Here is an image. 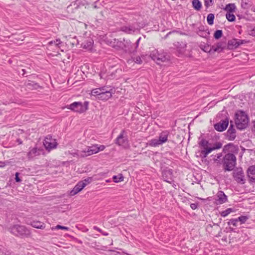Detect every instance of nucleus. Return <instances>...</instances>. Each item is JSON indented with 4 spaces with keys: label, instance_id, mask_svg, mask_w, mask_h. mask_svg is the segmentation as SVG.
<instances>
[{
    "label": "nucleus",
    "instance_id": "f257e3e1",
    "mask_svg": "<svg viewBox=\"0 0 255 255\" xmlns=\"http://www.w3.org/2000/svg\"><path fill=\"white\" fill-rule=\"evenodd\" d=\"M8 231L12 235L20 238H29L31 235L30 230L23 225L11 226L8 228Z\"/></svg>",
    "mask_w": 255,
    "mask_h": 255
},
{
    "label": "nucleus",
    "instance_id": "f03ea898",
    "mask_svg": "<svg viewBox=\"0 0 255 255\" xmlns=\"http://www.w3.org/2000/svg\"><path fill=\"white\" fill-rule=\"evenodd\" d=\"M199 145L202 148L201 151V156L203 158H206L208 154L211 153L212 151L220 149L222 146V144L221 142L216 143L213 146H210V143L208 141L205 139H202L199 142Z\"/></svg>",
    "mask_w": 255,
    "mask_h": 255
},
{
    "label": "nucleus",
    "instance_id": "7ed1b4c3",
    "mask_svg": "<svg viewBox=\"0 0 255 255\" xmlns=\"http://www.w3.org/2000/svg\"><path fill=\"white\" fill-rule=\"evenodd\" d=\"M170 132L168 130H163L159 133L158 138L149 140L147 144L152 147L159 146L167 141Z\"/></svg>",
    "mask_w": 255,
    "mask_h": 255
},
{
    "label": "nucleus",
    "instance_id": "20e7f679",
    "mask_svg": "<svg viewBox=\"0 0 255 255\" xmlns=\"http://www.w3.org/2000/svg\"><path fill=\"white\" fill-rule=\"evenodd\" d=\"M235 123L237 128L240 129L246 128L249 123V118L247 114L242 111H239L236 114Z\"/></svg>",
    "mask_w": 255,
    "mask_h": 255
},
{
    "label": "nucleus",
    "instance_id": "39448f33",
    "mask_svg": "<svg viewBox=\"0 0 255 255\" xmlns=\"http://www.w3.org/2000/svg\"><path fill=\"white\" fill-rule=\"evenodd\" d=\"M223 164L225 171L233 170L236 165V157L233 153H227L223 157Z\"/></svg>",
    "mask_w": 255,
    "mask_h": 255
},
{
    "label": "nucleus",
    "instance_id": "423d86ee",
    "mask_svg": "<svg viewBox=\"0 0 255 255\" xmlns=\"http://www.w3.org/2000/svg\"><path fill=\"white\" fill-rule=\"evenodd\" d=\"M89 102L85 101L83 104L81 102H75L66 106L68 109L75 112L83 113L88 110Z\"/></svg>",
    "mask_w": 255,
    "mask_h": 255
},
{
    "label": "nucleus",
    "instance_id": "0eeeda50",
    "mask_svg": "<svg viewBox=\"0 0 255 255\" xmlns=\"http://www.w3.org/2000/svg\"><path fill=\"white\" fill-rule=\"evenodd\" d=\"M150 57L157 64H160L161 62H165L169 60L168 55L163 52H159L155 49L151 52Z\"/></svg>",
    "mask_w": 255,
    "mask_h": 255
},
{
    "label": "nucleus",
    "instance_id": "6e6552de",
    "mask_svg": "<svg viewBox=\"0 0 255 255\" xmlns=\"http://www.w3.org/2000/svg\"><path fill=\"white\" fill-rule=\"evenodd\" d=\"M115 143L125 148H127L129 147L128 140L125 130H123L117 137L115 140Z\"/></svg>",
    "mask_w": 255,
    "mask_h": 255
},
{
    "label": "nucleus",
    "instance_id": "1a4fd4ad",
    "mask_svg": "<svg viewBox=\"0 0 255 255\" xmlns=\"http://www.w3.org/2000/svg\"><path fill=\"white\" fill-rule=\"evenodd\" d=\"M43 145L47 150L50 151L57 147V143L56 139L53 138L51 135H47L44 139Z\"/></svg>",
    "mask_w": 255,
    "mask_h": 255
},
{
    "label": "nucleus",
    "instance_id": "9d476101",
    "mask_svg": "<svg viewBox=\"0 0 255 255\" xmlns=\"http://www.w3.org/2000/svg\"><path fill=\"white\" fill-rule=\"evenodd\" d=\"M233 176L238 183L243 184L245 183V175L242 168H236L233 172Z\"/></svg>",
    "mask_w": 255,
    "mask_h": 255
},
{
    "label": "nucleus",
    "instance_id": "9b49d317",
    "mask_svg": "<svg viewBox=\"0 0 255 255\" xmlns=\"http://www.w3.org/2000/svg\"><path fill=\"white\" fill-rule=\"evenodd\" d=\"M117 45L126 52L131 53L134 51L132 50V45L129 40L123 39V41H118Z\"/></svg>",
    "mask_w": 255,
    "mask_h": 255
},
{
    "label": "nucleus",
    "instance_id": "f8f14e48",
    "mask_svg": "<svg viewBox=\"0 0 255 255\" xmlns=\"http://www.w3.org/2000/svg\"><path fill=\"white\" fill-rule=\"evenodd\" d=\"M98 152L97 150V144L87 147L85 150L81 151L79 155L81 157H86Z\"/></svg>",
    "mask_w": 255,
    "mask_h": 255
},
{
    "label": "nucleus",
    "instance_id": "ddd939ff",
    "mask_svg": "<svg viewBox=\"0 0 255 255\" xmlns=\"http://www.w3.org/2000/svg\"><path fill=\"white\" fill-rule=\"evenodd\" d=\"M229 125V120L228 119L221 120L220 122L214 125L215 129L218 131H223L225 130Z\"/></svg>",
    "mask_w": 255,
    "mask_h": 255
},
{
    "label": "nucleus",
    "instance_id": "4468645a",
    "mask_svg": "<svg viewBox=\"0 0 255 255\" xmlns=\"http://www.w3.org/2000/svg\"><path fill=\"white\" fill-rule=\"evenodd\" d=\"M120 29L121 31L127 34H132L136 31L138 30V28L133 24L131 25L123 26L121 27Z\"/></svg>",
    "mask_w": 255,
    "mask_h": 255
},
{
    "label": "nucleus",
    "instance_id": "2eb2a0df",
    "mask_svg": "<svg viewBox=\"0 0 255 255\" xmlns=\"http://www.w3.org/2000/svg\"><path fill=\"white\" fill-rule=\"evenodd\" d=\"M227 200V197L223 191L218 192L215 199L216 203L217 204H222L225 203Z\"/></svg>",
    "mask_w": 255,
    "mask_h": 255
},
{
    "label": "nucleus",
    "instance_id": "dca6fc26",
    "mask_svg": "<svg viewBox=\"0 0 255 255\" xmlns=\"http://www.w3.org/2000/svg\"><path fill=\"white\" fill-rule=\"evenodd\" d=\"M86 183L81 181L79 182L70 192V195L74 196L80 192L85 186Z\"/></svg>",
    "mask_w": 255,
    "mask_h": 255
},
{
    "label": "nucleus",
    "instance_id": "f3484780",
    "mask_svg": "<svg viewBox=\"0 0 255 255\" xmlns=\"http://www.w3.org/2000/svg\"><path fill=\"white\" fill-rule=\"evenodd\" d=\"M162 177L165 181L171 183L173 178L172 170L170 169L164 170L162 172Z\"/></svg>",
    "mask_w": 255,
    "mask_h": 255
},
{
    "label": "nucleus",
    "instance_id": "a211bd4d",
    "mask_svg": "<svg viewBox=\"0 0 255 255\" xmlns=\"http://www.w3.org/2000/svg\"><path fill=\"white\" fill-rule=\"evenodd\" d=\"M112 89H108L107 88L105 87L100 96H99V99L102 100H107L110 98L112 96Z\"/></svg>",
    "mask_w": 255,
    "mask_h": 255
},
{
    "label": "nucleus",
    "instance_id": "6ab92c4d",
    "mask_svg": "<svg viewBox=\"0 0 255 255\" xmlns=\"http://www.w3.org/2000/svg\"><path fill=\"white\" fill-rule=\"evenodd\" d=\"M226 135L228 139L230 140H234L236 137V129L231 123L229 128L227 131Z\"/></svg>",
    "mask_w": 255,
    "mask_h": 255
},
{
    "label": "nucleus",
    "instance_id": "aec40b11",
    "mask_svg": "<svg viewBox=\"0 0 255 255\" xmlns=\"http://www.w3.org/2000/svg\"><path fill=\"white\" fill-rule=\"evenodd\" d=\"M247 172L250 181L255 182V165L250 166L248 168Z\"/></svg>",
    "mask_w": 255,
    "mask_h": 255
},
{
    "label": "nucleus",
    "instance_id": "412c9836",
    "mask_svg": "<svg viewBox=\"0 0 255 255\" xmlns=\"http://www.w3.org/2000/svg\"><path fill=\"white\" fill-rule=\"evenodd\" d=\"M40 150L37 147H34L30 150L27 153V157L29 159L33 158V157L40 155Z\"/></svg>",
    "mask_w": 255,
    "mask_h": 255
},
{
    "label": "nucleus",
    "instance_id": "4be33fe9",
    "mask_svg": "<svg viewBox=\"0 0 255 255\" xmlns=\"http://www.w3.org/2000/svg\"><path fill=\"white\" fill-rule=\"evenodd\" d=\"M226 47V43L224 42H219L216 45L213 46L211 50L214 52H221Z\"/></svg>",
    "mask_w": 255,
    "mask_h": 255
},
{
    "label": "nucleus",
    "instance_id": "5701e85b",
    "mask_svg": "<svg viewBox=\"0 0 255 255\" xmlns=\"http://www.w3.org/2000/svg\"><path fill=\"white\" fill-rule=\"evenodd\" d=\"M30 225L32 227L36 229H44L45 228V224L40 221H33L31 223Z\"/></svg>",
    "mask_w": 255,
    "mask_h": 255
},
{
    "label": "nucleus",
    "instance_id": "b1692460",
    "mask_svg": "<svg viewBox=\"0 0 255 255\" xmlns=\"http://www.w3.org/2000/svg\"><path fill=\"white\" fill-rule=\"evenodd\" d=\"M228 46L229 49H236L238 47V45L237 44V39L234 38L228 41Z\"/></svg>",
    "mask_w": 255,
    "mask_h": 255
},
{
    "label": "nucleus",
    "instance_id": "393cba45",
    "mask_svg": "<svg viewBox=\"0 0 255 255\" xmlns=\"http://www.w3.org/2000/svg\"><path fill=\"white\" fill-rule=\"evenodd\" d=\"M236 5L234 3H229L226 5L224 9L227 11V13H232L236 9Z\"/></svg>",
    "mask_w": 255,
    "mask_h": 255
},
{
    "label": "nucleus",
    "instance_id": "a878e982",
    "mask_svg": "<svg viewBox=\"0 0 255 255\" xmlns=\"http://www.w3.org/2000/svg\"><path fill=\"white\" fill-rule=\"evenodd\" d=\"M105 88L104 87L100 88H96L95 89H93L92 91V94L93 96H97L98 98H99V96H100V95L102 94L103 91L104 90V89Z\"/></svg>",
    "mask_w": 255,
    "mask_h": 255
},
{
    "label": "nucleus",
    "instance_id": "bb28decb",
    "mask_svg": "<svg viewBox=\"0 0 255 255\" xmlns=\"http://www.w3.org/2000/svg\"><path fill=\"white\" fill-rule=\"evenodd\" d=\"M192 6L197 10H199L201 8V3L199 0H193Z\"/></svg>",
    "mask_w": 255,
    "mask_h": 255
},
{
    "label": "nucleus",
    "instance_id": "cd10ccee",
    "mask_svg": "<svg viewBox=\"0 0 255 255\" xmlns=\"http://www.w3.org/2000/svg\"><path fill=\"white\" fill-rule=\"evenodd\" d=\"M89 40H88L86 43H83L82 45L84 49H91L93 44V41L91 38H89Z\"/></svg>",
    "mask_w": 255,
    "mask_h": 255
},
{
    "label": "nucleus",
    "instance_id": "c85d7f7f",
    "mask_svg": "<svg viewBox=\"0 0 255 255\" xmlns=\"http://www.w3.org/2000/svg\"><path fill=\"white\" fill-rule=\"evenodd\" d=\"M214 15L213 13H209L207 17V21L208 23L212 25L214 23Z\"/></svg>",
    "mask_w": 255,
    "mask_h": 255
},
{
    "label": "nucleus",
    "instance_id": "c756f323",
    "mask_svg": "<svg viewBox=\"0 0 255 255\" xmlns=\"http://www.w3.org/2000/svg\"><path fill=\"white\" fill-rule=\"evenodd\" d=\"M114 181L116 183H118L124 180V177L122 174L118 175H115L113 177Z\"/></svg>",
    "mask_w": 255,
    "mask_h": 255
},
{
    "label": "nucleus",
    "instance_id": "7c9ffc66",
    "mask_svg": "<svg viewBox=\"0 0 255 255\" xmlns=\"http://www.w3.org/2000/svg\"><path fill=\"white\" fill-rule=\"evenodd\" d=\"M233 211H234L232 208H228L226 210L221 212L220 214H221V216H222L223 217H225Z\"/></svg>",
    "mask_w": 255,
    "mask_h": 255
},
{
    "label": "nucleus",
    "instance_id": "2f4dec72",
    "mask_svg": "<svg viewBox=\"0 0 255 255\" xmlns=\"http://www.w3.org/2000/svg\"><path fill=\"white\" fill-rule=\"evenodd\" d=\"M233 13V12L227 13L226 14V18L228 21L231 22L234 21L235 20V16Z\"/></svg>",
    "mask_w": 255,
    "mask_h": 255
},
{
    "label": "nucleus",
    "instance_id": "473e14b6",
    "mask_svg": "<svg viewBox=\"0 0 255 255\" xmlns=\"http://www.w3.org/2000/svg\"><path fill=\"white\" fill-rule=\"evenodd\" d=\"M222 34H223L222 30H217L215 32V33L214 34V37L215 39H218L222 37Z\"/></svg>",
    "mask_w": 255,
    "mask_h": 255
},
{
    "label": "nucleus",
    "instance_id": "72a5a7b5",
    "mask_svg": "<svg viewBox=\"0 0 255 255\" xmlns=\"http://www.w3.org/2000/svg\"><path fill=\"white\" fill-rule=\"evenodd\" d=\"M237 219L238 220V222H240L242 224L245 223L248 219V218L246 216H241Z\"/></svg>",
    "mask_w": 255,
    "mask_h": 255
},
{
    "label": "nucleus",
    "instance_id": "f704fd0d",
    "mask_svg": "<svg viewBox=\"0 0 255 255\" xmlns=\"http://www.w3.org/2000/svg\"><path fill=\"white\" fill-rule=\"evenodd\" d=\"M55 229H56V230L61 229V230H66V231H68L69 228L67 227L63 226H61L60 225H57L54 228V227L52 228V230H55Z\"/></svg>",
    "mask_w": 255,
    "mask_h": 255
},
{
    "label": "nucleus",
    "instance_id": "c9c22d12",
    "mask_svg": "<svg viewBox=\"0 0 255 255\" xmlns=\"http://www.w3.org/2000/svg\"><path fill=\"white\" fill-rule=\"evenodd\" d=\"M238 220L237 219H232L228 222V225H233L234 227L238 226Z\"/></svg>",
    "mask_w": 255,
    "mask_h": 255
},
{
    "label": "nucleus",
    "instance_id": "e433bc0d",
    "mask_svg": "<svg viewBox=\"0 0 255 255\" xmlns=\"http://www.w3.org/2000/svg\"><path fill=\"white\" fill-rule=\"evenodd\" d=\"M250 6L251 4L246 1H243L241 3V6L244 9L248 8Z\"/></svg>",
    "mask_w": 255,
    "mask_h": 255
},
{
    "label": "nucleus",
    "instance_id": "4c0bfd02",
    "mask_svg": "<svg viewBox=\"0 0 255 255\" xmlns=\"http://www.w3.org/2000/svg\"><path fill=\"white\" fill-rule=\"evenodd\" d=\"M204 4L206 7H208L213 4V0H205Z\"/></svg>",
    "mask_w": 255,
    "mask_h": 255
},
{
    "label": "nucleus",
    "instance_id": "58836bf2",
    "mask_svg": "<svg viewBox=\"0 0 255 255\" xmlns=\"http://www.w3.org/2000/svg\"><path fill=\"white\" fill-rule=\"evenodd\" d=\"M237 44L238 45V47L243 44L246 43L248 42V41L246 40H241V39H237Z\"/></svg>",
    "mask_w": 255,
    "mask_h": 255
},
{
    "label": "nucleus",
    "instance_id": "ea45409f",
    "mask_svg": "<svg viewBox=\"0 0 255 255\" xmlns=\"http://www.w3.org/2000/svg\"><path fill=\"white\" fill-rule=\"evenodd\" d=\"M133 61L135 63L137 64H141L142 63V60L141 58L139 56H137L133 59Z\"/></svg>",
    "mask_w": 255,
    "mask_h": 255
},
{
    "label": "nucleus",
    "instance_id": "a19ab883",
    "mask_svg": "<svg viewBox=\"0 0 255 255\" xmlns=\"http://www.w3.org/2000/svg\"><path fill=\"white\" fill-rule=\"evenodd\" d=\"M61 43V41L59 39H57L56 41H51L49 42L50 44H54L55 45L58 46Z\"/></svg>",
    "mask_w": 255,
    "mask_h": 255
},
{
    "label": "nucleus",
    "instance_id": "79ce46f5",
    "mask_svg": "<svg viewBox=\"0 0 255 255\" xmlns=\"http://www.w3.org/2000/svg\"><path fill=\"white\" fill-rule=\"evenodd\" d=\"M105 148V146L103 145H101L99 146H98L97 144V150H98V152L100 151H103Z\"/></svg>",
    "mask_w": 255,
    "mask_h": 255
},
{
    "label": "nucleus",
    "instance_id": "37998d69",
    "mask_svg": "<svg viewBox=\"0 0 255 255\" xmlns=\"http://www.w3.org/2000/svg\"><path fill=\"white\" fill-rule=\"evenodd\" d=\"M249 34L251 35L255 36V26L253 29L250 30Z\"/></svg>",
    "mask_w": 255,
    "mask_h": 255
},
{
    "label": "nucleus",
    "instance_id": "c03bdc74",
    "mask_svg": "<svg viewBox=\"0 0 255 255\" xmlns=\"http://www.w3.org/2000/svg\"><path fill=\"white\" fill-rule=\"evenodd\" d=\"M18 176H19V173L16 172L15 173V179L16 182H20L21 181V180L20 179V178L18 177Z\"/></svg>",
    "mask_w": 255,
    "mask_h": 255
},
{
    "label": "nucleus",
    "instance_id": "a18cd8bd",
    "mask_svg": "<svg viewBox=\"0 0 255 255\" xmlns=\"http://www.w3.org/2000/svg\"><path fill=\"white\" fill-rule=\"evenodd\" d=\"M232 143H229L227 145H225L224 147L223 150L225 152L226 150H228L229 149L230 146H232Z\"/></svg>",
    "mask_w": 255,
    "mask_h": 255
},
{
    "label": "nucleus",
    "instance_id": "49530a36",
    "mask_svg": "<svg viewBox=\"0 0 255 255\" xmlns=\"http://www.w3.org/2000/svg\"><path fill=\"white\" fill-rule=\"evenodd\" d=\"M198 207V205L196 203H192L190 205V207L193 209L195 210Z\"/></svg>",
    "mask_w": 255,
    "mask_h": 255
},
{
    "label": "nucleus",
    "instance_id": "de8ad7c7",
    "mask_svg": "<svg viewBox=\"0 0 255 255\" xmlns=\"http://www.w3.org/2000/svg\"><path fill=\"white\" fill-rule=\"evenodd\" d=\"M91 180L92 179L91 178H89L85 179L83 181H82L81 182H85L86 183V185H87L88 183H89L91 182Z\"/></svg>",
    "mask_w": 255,
    "mask_h": 255
},
{
    "label": "nucleus",
    "instance_id": "09e8293b",
    "mask_svg": "<svg viewBox=\"0 0 255 255\" xmlns=\"http://www.w3.org/2000/svg\"><path fill=\"white\" fill-rule=\"evenodd\" d=\"M140 39H141V37H139V38L137 40V41H136V43H135L136 45H135V50H134V51H135V50H136V48H137V47L138 46L139 42V41H140Z\"/></svg>",
    "mask_w": 255,
    "mask_h": 255
},
{
    "label": "nucleus",
    "instance_id": "8fccbe9b",
    "mask_svg": "<svg viewBox=\"0 0 255 255\" xmlns=\"http://www.w3.org/2000/svg\"><path fill=\"white\" fill-rule=\"evenodd\" d=\"M93 228H94V230H96V231H98V232H100V233H101V232H102V230L101 229H100L99 227H97V226H94V227H93Z\"/></svg>",
    "mask_w": 255,
    "mask_h": 255
},
{
    "label": "nucleus",
    "instance_id": "3c124183",
    "mask_svg": "<svg viewBox=\"0 0 255 255\" xmlns=\"http://www.w3.org/2000/svg\"><path fill=\"white\" fill-rule=\"evenodd\" d=\"M222 156V154L221 153H218L217 154V158L215 159V160H217L218 159H220Z\"/></svg>",
    "mask_w": 255,
    "mask_h": 255
},
{
    "label": "nucleus",
    "instance_id": "603ef678",
    "mask_svg": "<svg viewBox=\"0 0 255 255\" xmlns=\"http://www.w3.org/2000/svg\"><path fill=\"white\" fill-rule=\"evenodd\" d=\"M104 236H107L109 235V234L107 232H103V231H102V232L101 233Z\"/></svg>",
    "mask_w": 255,
    "mask_h": 255
},
{
    "label": "nucleus",
    "instance_id": "864d4df0",
    "mask_svg": "<svg viewBox=\"0 0 255 255\" xmlns=\"http://www.w3.org/2000/svg\"><path fill=\"white\" fill-rule=\"evenodd\" d=\"M21 71H22V73H20V74L23 76L25 73V69H21Z\"/></svg>",
    "mask_w": 255,
    "mask_h": 255
},
{
    "label": "nucleus",
    "instance_id": "5fc2aeb1",
    "mask_svg": "<svg viewBox=\"0 0 255 255\" xmlns=\"http://www.w3.org/2000/svg\"><path fill=\"white\" fill-rule=\"evenodd\" d=\"M253 130L255 133V121L254 122V124L253 128Z\"/></svg>",
    "mask_w": 255,
    "mask_h": 255
},
{
    "label": "nucleus",
    "instance_id": "6e6d98bb",
    "mask_svg": "<svg viewBox=\"0 0 255 255\" xmlns=\"http://www.w3.org/2000/svg\"><path fill=\"white\" fill-rule=\"evenodd\" d=\"M252 9L255 12V5L252 7Z\"/></svg>",
    "mask_w": 255,
    "mask_h": 255
},
{
    "label": "nucleus",
    "instance_id": "4d7b16f0",
    "mask_svg": "<svg viewBox=\"0 0 255 255\" xmlns=\"http://www.w3.org/2000/svg\"><path fill=\"white\" fill-rule=\"evenodd\" d=\"M30 84H31V83H27V86H29V85H30Z\"/></svg>",
    "mask_w": 255,
    "mask_h": 255
},
{
    "label": "nucleus",
    "instance_id": "13d9d810",
    "mask_svg": "<svg viewBox=\"0 0 255 255\" xmlns=\"http://www.w3.org/2000/svg\"><path fill=\"white\" fill-rule=\"evenodd\" d=\"M19 143H20V144L22 143V142H21V141H19Z\"/></svg>",
    "mask_w": 255,
    "mask_h": 255
},
{
    "label": "nucleus",
    "instance_id": "bf43d9fd",
    "mask_svg": "<svg viewBox=\"0 0 255 255\" xmlns=\"http://www.w3.org/2000/svg\"><path fill=\"white\" fill-rule=\"evenodd\" d=\"M19 143H20V144L22 143V142H21V141H19Z\"/></svg>",
    "mask_w": 255,
    "mask_h": 255
}]
</instances>
